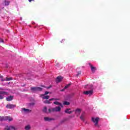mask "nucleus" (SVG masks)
I'll return each mask as SVG.
<instances>
[{
  "mask_svg": "<svg viewBox=\"0 0 130 130\" xmlns=\"http://www.w3.org/2000/svg\"><path fill=\"white\" fill-rule=\"evenodd\" d=\"M32 111L28 109L22 108V112H24V113H30Z\"/></svg>",
  "mask_w": 130,
  "mask_h": 130,
  "instance_id": "6e6552de",
  "label": "nucleus"
},
{
  "mask_svg": "<svg viewBox=\"0 0 130 130\" xmlns=\"http://www.w3.org/2000/svg\"><path fill=\"white\" fill-rule=\"evenodd\" d=\"M34 105H35V103H31L27 104V106L29 108H33Z\"/></svg>",
  "mask_w": 130,
  "mask_h": 130,
  "instance_id": "ddd939ff",
  "label": "nucleus"
},
{
  "mask_svg": "<svg viewBox=\"0 0 130 130\" xmlns=\"http://www.w3.org/2000/svg\"><path fill=\"white\" fill-rule=\"evenodd\" d=\"M88 64L90 67L91 72H92V73H95L96 71V67H93V66L91 64V63H89Z\"/></svg>",
  "mask_w": 130,
  "mask_h": 130,
  "instance_id": "9d476101",
  "label": "nucleus"
},
{
  "mask_svg": "<svg viewBox=\"0 0 130 130\" xmlns=\"http://www.w3.org/2000/svg\"><path fill=\"white\" fill-rule=\"evenodd\" d=\"M46 130H48V129H47Z\"/></svg>",
  "mask_w": 130,
  "mask_h": 130,
  "instance_id": "4c0bfd02",
  "label": "nucleus"
},
{
  "mask_svg": "<svg viewBox=\"0 0 130 130\" xmlns=\"http://www.w3.org/2000/svg\"><path fill=\"white\" fill-rule=\"evenodd\" d=\"M63 105H70V102L65 101L63 102Z\"/></svg>",
  "mask_w": 130,
  "mask_h": 130,
  "instance_id": "5701e85b",
  "label": "nucleus"
},
{
  "mask_svg": "<svg viewBox=\"0 0 130 130\" xmlns=\"http://www.w3.org/2000/svg\"><path fill=\"white\" fill-rule=\"evenodd\" d=\"M62 77L59 76L56 79V82L59 83L62 80Z\"/></svg>",
  "mask_w": 130,
  "mask_h": 130,
  "instance_id": "f8f14e48",
  "label": "nucleus"
},
{
  "mask_svg": "<svg viewBox=\"0 0 130 130\" xmlns=\"http://www.w3.org/2000/svg\"><path fill=\"white\" fill-rule=\"evenodd\" d=\"M12 80H13V78L12 77L6 78V81H12Z\"/></svg>",
  "mask_w": 130,
  "mask_h": 130,
  "instance_id": "bb28decb",
  "label": "nucleus"
},
{
  "mask_svg": "<svg viewBox=\"0 0 130 130\" xmlns=\"http://www.w3.org/2000/svg\"><path fill=\"white\" fill-rule=\"evenodd\" d=\"M32 1H34V0H28V2H29V3H31Z\"/></svg>",
  "mask_w": 130,
  "mask_h": 130,
  "instance_id": "72a5a7b5",
  "label": "nucleus"
},
{
  "mask_svg": "<svg viewBox=\"0 0 130 130\" xmlns=\"http://www.w3.org/2000/svg\"><path fill=\"white\" fill-rule=\"evenodd\" d=\"M24 128L25 130H30L31 126L30 125H27L26 126H25Z\"/></svg>",
  "mask_w": 130,
  "mask_h": 130,
  "instance_id": "a211bd4d",
  "label": "nucleus"
},
{
  "mask_svg": "<svg viewBox=\"0 0 130 130\" xmlns=\"http://www.w3.org/2000/svg\"><path fill=\"white\" fill-rule=\"evenodd\" d=\"M91 120L93 122H94V125L96 126L97 127H99V125H98V123L99 122V118H92Z\"/></svg>",
  "mask_w": 130,
  "mask_h": 130,
  "instance_id": "423d86ee",
  "label": "nucleus"
},
{
  "mask_svg": "<svg viewBox=\"0 0 130 130\" xmlns=\"http://www.w3.org/2000/svg\"><path fill=\"white\" fill-rule=\"evenodd\" d=\"M32 24H35V22H32Z\"/></svg>",
  "mask_w": 130,
  "mask_h": 130,
  "instance_id": "e433bc0d",
  "label": "nucleus"
},
{
  "mask_svg": "<svg viewBox=\"0 0 130 130\" xmlns=\"http://www.w3.org/2000/svg\"><path fill=\"white\" fill-rule=\"evenodd\" d=\"M43 99H49V95H46V96H42Z\"/></svg>",
  "mask_w": 130,
  "mask_h": 130,
  "instance_id": "aec40b11",
  "label": "nucleus"
},
{
  "mask_svg": "<svg viewBox=\"0 0 130 130\" xmlns=\"http://www.w3.org/2000/svg\"><path fill=\"white\" fill-rule=\"evenodd\" d=\"M13 99H14V96H13V95H10V96H7L6 98V101H8V102L12 101V100H13Z\"/></svg>",
  "mask_w": 130,
  "mask_h": 130,
  "instance_id": "9b49d317",
  "label": "nucleus"
},
{
  "mask_svg": "<svg viewBox=\"0 0 130 130\" xmlns=\"http://www.w3.org/2000/svg\"><path fill=\"white\" fill-rule=\"evenodd\" d=\"M0 81H5V80L3 79V76L0 75Z\"/></svg>",
  "mask_w": 130,
  "mask_h": 130,
  "instance_id": "c85d7f7f",
  "label": "nucleus"
},
{
  "mask_svg": "<svg viewBox=\"0 0 130 130\" xmlns=\"http://www.w3.org/2000/svg\"><path fill=\"white\" fill-rule=\"evenodd\" d=\"M44 119L45 121H51V120H52V118H50L48 117H45L44 118Z\"/></svg>",
  "mask_w": 130,
  "mask_h": 130,
  "instance_id": "f3484780",
  "label": "nucleus"
},
{
  "mask_svg": "<svg viewBox=\"0 0 130 130\" xmlns=\"http://www.w3.org/2000/svg\"><path fill=\"white\" fill-rule=\"evenodd\" d=\"M30 90L33 92L41 91L43 88L40 87H32L30 88Z\"/></svg>",
  "mask_w": 130,
  "mask_h": 130,
  "instance_id": "39448f33",
  "label": "nucleus"
},
{
  "mask_svg": "<svg viewBox=\"0 0 130 130\" xmlns=\"http://www.w3.org/2000/svg\"><path fill=\"white\" fill-rule=\"evenodd\" d=\"M41 87H45V86H43V85H42Z\"/></svg>",
  "mask_w": 130,
  "mask_h": 130,
  "instance_id": "c9c22d12",
  "label": "nucleus"
},
{
  "mask_svg": "<svg viewBox=\"0 0 130 130\" xmlns=\"http://www.w3.org/2000/svg\"><path fill=\"white\" fill-rule=\"evenodd\" d=\"M52 100H55V101H58L59 100V99L52 98V99H49V101H52Z\"/></svg>",
  "mask_w": 130,
  "mask_h": 130,
  "instance_id": "412c9836",
  "label": "nucleus"
},
{
  "mask_svg": "<svg viewBox=\"0 0 130 130\" xmlns=\"http://www.w3.org/2000/svg\"><path fill=\"white\" fill-rule=\"evenodd\" d=\"M85 88L89 90L84 91L83 94H84V95H89V96L93 95V93H94V90H93V85H87Z\"/></svg>",
  "mask_w": 130,
  "mask_h": 130,
  "instance_id": "f257e3e1",
  "label": "nucleus"
},
{
  "mask_svg": "<svg viewBox=\"0 0 130 130\" xmlns=\"http://www.w3.org/2000/svg\"><path fill=\"white\" fill-rule=\"evenodd\" d=\"M60 110H61V108H60V107L58 106V107H56L55 108H50L48 109V112L50 113V112H51V111L52 112H58L59 111H60Z\"/></svg>",
  "mask_w": 130,
  "mask_h": 130,
  "instance_id": "7ed1b4c3",
  "label": "nucleus"
},
{
  "mask_svg": "<svg viewBox=\"0 0 130 130\" xmlns=\"http://www.w3.org/2000/svg\"><path fill=\"white\" fill-rule=\"evenodd\" d=\"M76 112H78V113H81V109H77L76 110Z\"/></svg>",
  "mask_w": 130,
  "mask_h": 130,
  "instance_id": "cd10ccee",
  "label": "nucleus"
},
{
  "mask_svg": "<svg viewBox=\"0 0 130 130\" xmlns=\"http://www.w3.org/2000/svg\"><path fill=\"white\" fill-rule=\"evenodd\" d=\"M5 130H17L14 126H6L4 128Z\"/></svg>",
  "mask_w": 130,
  "mask_h": 130,
  "instance_id": "0eeeda50",
  "label": "nucleus"
},
{
  "mask_svg": "<svg viewBox=\"0 0 130 130\" xmlns=\"http://www.w3.org/2000/svg\"><path fill=\"white\" fill-rule=\"evenodd\" d=\"M7 120L12 121L13 120V118L10 116H0V121H5Z\"/></svg>",
  "mask_w": 130,
  "mask_h": 130,
  "instance_id": "20e7f679",
  "label": "nucleus"
},
{
  "mask_svg": "<svg viewBox=\"0 0 130 130\" xmlns=\"http://www.w3.org/2000/svg\"><path fill=\"white\" fill-rule=\"evenodd\" d=\"M48 93H49L48 91H45V94L41 95V97H42V96H45V95H47Z\"/></svg>",
  "mask_w": 130,
  "mask_h": 130,
  "instance_id": "a878e982",
  "label": "nucleus"
},
{
  "mask_svg": "<svg viewBox=\"0 0 130 130\" xmlns=\"http://www.w3.org/2000/svg\"><path fill=\"white\" fill-rule=\"evenodd\" d=\"M9 92L5 91V89L0 87V100H3L5 98V96H8Z\"/></svg>",
  "mask_w": 130,
  "mask_h": 130,
  "instance_id": "f03ea898",
  "label": "nucleus"
},
{
  "mask_svg": "<svg viewBox=\"0 0 130 130\" xmlns=\"http://www.w3.org/2000/svg\"><path fill=\"white\" fill-rule=\"evenodd\" d=\"M43 112L46 113V112H47V108H46V107H45L43 110Z\"/></svg>",
  "mask_w": 130,
  "mask_h": 130,
  "instance_id": "b1692460",
  "label": "nucleus"
},
{
  "mask_svg": "<svg viewBox=\"0 0 130 130\" xmlns=\"http://www.w3.org/2000/svg\"><path fill=\"white\" fill-rule=\"evenodd\" d=\"M53 103L56 105H59V106H60V107H62V108L63 107V106H62V104L61 103H59L57 101H55Z\"/></svg>",
  "mask_w": 130,
  "mask_h": 130,
  "instance_id": "4468645a",
  "label": "nucleus"
},
{
  "mask_svg": "<svg viewBox=\"0 0 130 130\" xmlns=\"http://www.w3.org/2000/svg\"><path fill=\"white\" fill-rule=\"evenodd\" d=\"M63 41H64V39H63L61 41V43H62L63 42Z\"/></svg>",
  "mask_w": 130,
  "mask_h": 130,
  "instance_id": "473e14b6",
  "label": "nucleus"
},
{
  "mask_svg": "<svg viewBox=\"0 0 130 130\" xmlns=\"http://www.w3.org/2000/svg\"><path fill=\"white\" fill-rule=\"evenodd\" d=\"M80 119H81L82 121H85V113L82 114L80 116Z\"/></svg>",
  "mask_w": 130,
  "mask_h": 130,
  "instance_id": "dca6fc26",
  "label": "nucleus"
},
{
  "mask_svg": "<svg viewBox=\"0 0 130 130\" xmlns=\"http://www.w3.org/2000/svg\"><path fill=\"white\" fill-rule=\"evenodd\" d=\"M51 86H50V87H47V89H49L50 88H51Z\"/></svg>",
  "mask_w": 130,
  "mask_h": 130,
  "instance_id": "f704fd0d",
  "label": "nucleus"
},
{
  "mask_svg": "<svg viewBox=\"0 0 130 130\" xmlns=\"http://www.w3.org/2000/svg\"><path fill=\"white\" fill-rule=\"evenodd\" d=\"M0 42H4V40L2 38H0Z\"/></svg>",
  "mask_w": 130,
  "mask_h": 130,
  "instance_id": "7c9ffc66",
  "label": "nucleus"
},
{
  "mask_svg": "<svg viewBox=\"0 0 130 130\" xmlns=\"http://www.w3.org/2000/svg\"><path fill=\"white\" fill-rule=\"evenodd\" d=\"M64 121H66V119H63V120H61L60 121V123H63V122H64Z\"/></svg>",
  "mask_w": 130,
  "mask_h": 130,
  "instance_id": "c756f323",
  "label": "nucleus"
},
{
  "mask_svg": "<svg viewBox=\"0 0 130 130\" xmlns=\"http://www.w3.org/2000/svg\"><path fill=\"white\" fill-rule=\"evenodd\" d=\"M5 6H9V5H10V1L5 0Z\"/></svg>",
  "mask_w": 130,
  "mask_h": 130,
  "instance_id": "6ab92c4d",
  "label": "nucleus"
},
{
  "mask_svg": "<svg viewBox=\"0 0 130 130\" xmlns=\"http://www.w3.org/2000/svg\"><path fill=\"white\" fill-rule=\"evenodd\" d=\"M65 113H68V114H71L72 113V111H71V109H66L65 111Z\"/></svg>",
  "mask_w": 130,
  "mask_h": 130,
  "instance_id": "2eb2a0df",
  "label": "nucleus"
},
{
  "mask_svg": "<svg viewBox=\"0 0 130 130\" xmlns=\"http://www.w3.org/2000/svg\"><path fill=\"white\" fill-rule=\"evenodd\" d=\"M65 89H64V88L61 89L60 91H61V92H63V91H64Z\"/></svg>",
  "mask_w": 130,
  "mask_h": 130,
  "instance_id": "2f4dec72",
  "label": "nucleus"
},
{
  "mask_svg": "<svg viewBox=\"0 0 130 130\" xmlns=\"http://www.w3.org/2000/svg\"><path fill=\"white\" fill-rule=\"evenodd\" d=\"M71 84L69 83L67 85H66L64 87V89H68V88H69L70 87V86H71Z\"/></svg>",
  "mask_w": 130,
  "mask_h": 130,
  "instance_id": "393cba45",
  "label": "nucleus"
},
{
  "mask_svg": "<svg viewBox=\"0 0 130 130\" xmlns=\"http://www.w3.org/2000/svg\"><path fill=\"white\" fill-rule=\"evenodd\" d=\"M50 101H49L48 100H46L44 102V103H45L46 104H49L50 103Z\"/></svg>",
  "mask_w": 130,
  "mask_h": 130,
  "instance_id": "4be33fe9",
  "label": "nucleus"
},
{
  "mask_svg": "<svg viewBox=\"0 0 130 130\" xmlns=\"http://www.w3.org/2000/svg\"><path fill=\"white\" fill-rule=\"evenodd\" d=\"M15 107H16V105L13 104H8L6 106V108H8L9 109H13Z\"/></svg>",
  "mask_w": 130,
  "mask_h": 130,
  "instance_id": "1a4fd4ad",
  "label": "nucleus"
}]
</instances>
